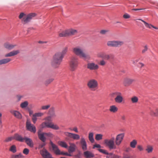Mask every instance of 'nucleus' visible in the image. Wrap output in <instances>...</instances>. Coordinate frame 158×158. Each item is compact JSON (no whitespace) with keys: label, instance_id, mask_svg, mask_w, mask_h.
I'll use <instances>...</instances> for the list:
<instances>
[{"label":"nucleus","instance_id":"473e14b6","mask_svg":"<svg viewBox=\"0 0 158 158\" xmlns=\"http://www.w3.org/2000/svg\"><path fill=\"white\" fill-rule=\"evenodd\" d=\"M9 151L13 153H15L16 152V147L15 145H12L11 146L10 148Z\"/></svg>","mask_w":158,"mask_h":158},{"label":"nucleus","instance_id":"a878e982","mask_svg":"<svg viewBox=\"0 0 158 158\" xmlns=\"http://www.w3.org/2000/svg\"><path fill=\"white\" fill-rule=\"evenodd\" d=\"M84 156L86 158H90L94 157V155L90 152L87 151L84 152Z\"/></svg>","mask_w":158,"mask_h":158},{"label":"nucleus","instance_id":"338daca9","mask_svg":"<svg viewBox=\"0 0 158 158\" xmlns=\"http://www.w3.org/2000/svg\"><path fill=\"white\" fill-rule=\"evenodd\" d=\"M139 59H138L135 60H134L133 61V64H135L139 61Z\"/></svg>","mask_w":158,"mask_h":158},{"label":"nucleus","instance_id":"9b49d317","mask_svg":"<svg viewBox=\"0 0 158 158\" xmlns=\"http://www.w3.org/2000/svg\"><path fill=\"white\" fill-rule=\"evenodd\" d=\"M124 136V133H121L118 135L116 137L115 141V145L117 146H119L122 143Z\"/></svg>","mask_w":158,"mask_h":158},{"label":"nucleus","instance_id":"dca6fc26","mask_svg":"<svg viewBox=\"0 0 158 158\" xmlns=\"http://www.w3.org/2000/svg\"><path fill=\"white\" fill-rule=\"evenodd\" d=\"M134 81L135 80L133 79L126 77L123 79V84L125 86H128Z\"/></svg>","mask_w":158,"mask_h":158},{"label":"nucleus","instance_id":"423d86ee","mask_svg":"<svg viewBox=\"0 0 158 158\" xmlns=\"http://www.w3.org/2000/svg\"><path fill=\"white\" fill-rule=\"evenodd\" d=\"M87 85L91 90L95 91L98 88V83L97 80L94 79H92L88 81Z\"/></svg>","mask_w":158,"mask_h":158},{"label":"nucleus","instance_id":"9d476101","mask_svg":"<svg viewBox=\"0 0 158 158\" xmlns=\"http://www.w3.org/2000/svg\"><path fill=\"white\" fill-rule=\"evenodd\" d=\"M114 94L116 95V97L114 98L115 102L117 103H122L123 101V98L122 93L119 92H116Z\"/></svg>","mask_w":158,"mask_h":158},{"label":"nucleus","instance_id":"b1692460","mask_svg":"<svg viewBox=\"0 0 158 158\" xmlns=\"http://www.w3.org/2000/svg\"><path fill=\"white\" fill-rule=\"evenodd\" d=\"M16 45H13L8 43H5L4 45V46L5 48L9 50H11Z\"/></svg>","mask_w":158,"mask_h":158},{"label":"nucleus","instance_id":"09e8293b","mask_svg":"<svg viewBox=\"0 0 158 158\" xmlns=\"http://www.w3.org/2000/svg\"><path fill=\"white\" fill-rule=\"evenodd\" d=\"M34 114L37 116V117H41L43 116L44 114V113L42 112L36 113Z\"/></svg>","mask_w":158,"mask_h":158},{"label":"nucleus","instance_id":"bb28decb","mask_svg":"<svg viewBox=\"0 0 158 158\" xmlns=\"http://www.w3.org/2000/svg\"><path fill=\"white\" fill-rule=\"evenodd\" d=\"M11 60L9 58H6L0 60V65L6 64L11 61Z\"/></svg>","mask_w":158,"mask_h":158},{"label":"nucleus","instance_id":"3c124183","mask_svg":"<svg viewBox=\"0 0 158 158\" xmlns=\"http://www.w3.org/2000/svg\"><path fill=\"white\" fill-rule=\"evenodd\" d=\"M109 31L108 30H102L100 31V33L102 35H105Z\"/></svg>","mask_w":158,"mask_h":158},{"label":"nucleus","instance_id":"72a5a7b5","mask_svg":"<svg viewBox=\"0 0 158 158\" xmlns=\"http://www.w3.org/2000/svg\"><path fill=\"white\" fill-rule=\"evenodd\" d=\"M58 143L59 145L62 147L66 148L68 147L67 144L64 142L60 141L58 142Z\"/></svg>","mask_w":158,"mask_h":158},{"label":"nucleus","instance_id":"774afa93","mask_svg":"<svg viewBox=\"0 0 158 158\" xmlns=\"http://www.w3.org/2000/svg\"><path fill=\"white\" fill-rule=\"evenodd\" d=\"M81 153H78L76 156V158H81Z\"/></svg>","mask_w":158,"mask_h":158},{"label":"nucleus","instance_id":"20e7f679","mask_svg":"<svg viewBox=\"0 0 158 158\" xmlns=\"http://www.w3.org/2000/svg\"><path fill=\"white\" fill-rule=\"evenodd\" d=\"M78 59L77 57H72L69 62L70 70L72 71H75L78 67Z\"/></svg>","mask_w":158,"mask_h":158},{"label":"nucleus","instance_id":"49530a36","mask_svg":"<svg viewBox=\"0 0 158 158\" xmlns=\"http://www.w3.org/2000/svg\"><path fill=\"white\" fill-rule=\"evenodd\" d=\"M14 139V135L13 136L9 137L6 138L5 140L6 142H8L11 141L12 140Z\"/></svg>","mask_w":158,"mask_h":158},{"label":"nucleus","instance_id":"2f4dec72","mask_svg":"<svg viewBox=\"0 0 158 158\" xmlns=\"http://www.w3.org/2000/svg\"><path fill=\"white\" fill-rule=\"evenodd\" d=\"M93 136L94 133L93 132H90L89 134V139L91 143H93L94 141Z\"/></svg>","mask_w":158,"mask_h":158},{"label":"nucleus","instance_id":"7ed1b4c3","mask_svg":"<svg viewBox=\"0 0 158 158\" xmlns=\"http://www.w3.org/2000/svg\"><path fill=\"white\" fill-rule=\"evenodd\" d=\"M73 52L76 55L81 57L86 58L88 56L83 52V49L79 46L74 48L73 49Z\"/></svg>","mask_w":158,"mask_h":158},{"label":"nucleus","instance_id":"bf43d9fd","mask_svg":"<svg viewBox=\"0 0 158 158\" xmlns=\"http://www.w3.org/2000/svg\"><path fill=\"white\" fill-rule=\"evenodd\" d=\"M123 17L125 19H129L130 17V16L127 14H125L123 15Z\"/></svg>","mask_w":158,"mask_h":158},{"label":"nucleus","instance_id":"c03bdc74","mask_svg":"<svg viewBox=\"0 0 158 158\" xmlns=\"http://www.w3.org/2000/svg\"><path fill=\"white\" fill-rule=\"evenodd\" d=\"M22 156V155L20 153L18 155H12L11 158H21Z\"/></svg>","mask_w":158,"mask_h":158},{"label":"nucleus","instance_id":"5701e85b","mask_svg":"<svg viewBox=\"0 0 158 158\" xmlns=\"http://www.w3.org/2000/svg\"><path fill=\"white\" fill-rule=\"evenodd\" d=\"M136 20H139L142 21L144 23L145 26L147 28H151L152 27L153 28L155 29H158V27H155L151 24H149L147 23V22H145V21H144V20H143L141 19H136Z\"/></svg>","mask_w":158,"mask_h":158},{"label":"nucleus","instance_id":"a211bd4d","mask_svg":"<svg viewBox=\"0 0 158 158\" xmlns=\"http://www.w3.org/2000/svg\"><path fill=\"white\" fill-rule=\"evenodd\" d=\"M25 142L27 145L31 148H33L34 146V143L32 140L30 138L24 136V141Z\"/></svg>","mask_w":158,"mask_h":158},{"label":"nucleus","instance_id":"6e6d98bb","mask_svg":"<svg viewBox=\"0 0 158 158\" xmlns=\"http://www.w3.org/2000/svg\"><path fill=\"white\" fill-rule=\"evenodd\" d=\"M69 129H70L71 131H73L76 133L78 132L77 128L76 127H74L72 129H71V128H70Z\"/></svg>","mask_w":158,"mask_h":158},{"label":"nucleus","instance_id":"6ab92c4d","mask_svg":"<svg viewBox=\"0 0 158 158\" xmlns=\"http://www.w3.org/2000/svg\"><path fill=\"white\" fill-rule=\"evenodd\" d=\"M19 53L20 51L19 50H14L6 54L5 55V57H11L17 55Z\"/></svg>","mask_w":158,"mask_h":158},{"label":"nucleus","instance_id":"4be33fe9","mask_svg":"<svg viewBox=\"0 0 158 158\" xmlns=\"http://www.w3.org/2000/svg\"><path fill=\"white\" fill-rule=\"evenodd\" d=\"M40 152L41 154L44 158H49L50 156V154L45 149H44Z\"/></svg>","mask_w":158,"mask_h":158},{"label":"nucleus","instance_id":"a19ab883","mask_svg":"<svg viewBox=\"0 0 158 158\" xmlns=\"http://www.w3.org/2000/svg\"><path fill=\"white\" fill-rule=\"evenodd\" d=\"M37 119V116L35 114H33L32 117V120L34 124H35L36 123Z\"/></svg>","mask_w":158,"mask_h":158},{"label":"nucleus","instance_id":"1a4fd4ad","mask_svg":"<svg viewBox=\"0 0 158 158\" xmlns=\"http://www.w3.org/2000/svg\"><path fill=\"white\" fill-rule=\"evenodd\" d=\"M38 136L39 138L42 142L46 141V138L45 137V136H46L48 137L51 138H53L54 136L50 132L47 133H39L38 134Z\"/></svg>","mask_w":158,"mask_h":158},{"label":"nucleus","instance_id":"69168bd1","mask_svg":"<svg viewBox=\"0 0 158 158\" xmlns=\"http://www.w3.org/2000/svg\"><path fill=\"white\" fill-rule=\"evenodd\" d=\"M104 58H105V59H107V60H108L110 59V56L108 55H106V54H105V56H104Z\"/></svg>","mask_w":158,"mask_h":158},{"label":"nucleus","instance_id":"6e6552de","mask_svg":"<svg viewBox=\"0 0 158 158\" xmlns=\"http://www.w3.org/2000/svg\"><path fill=\"white\" fill-rule=\"evenodd\" d=\"M124 42L123 41H109L107 42V45L110 47H117L123 45Z\"/></svg>","mask_w":158,"mask_h":158},{"label":"nucleus","instance_id":"052dcab7","mask_svg":"<svg viewBox=\"0 0 158 158\" xmlns=\"http://www.w3.org/2000/svg\"><path fill=\"white\" fill-rule=\"evenodd\" d=\"M101 146L100 144H96L94 145L93 148H101Z\"/></svg>","mask_w":158,"mask_h":158},{"label":"nucleus","instance_id":"13d9d810","mask_svg":"<svg viewBox=\"0 0 158 158\" xmlns=\"http://www.w3.org/2000/svg\"><path fill=\"white\" fill-rule=\"evenodd\" d=\"M148 47L147 45H145L144 48V49L142 51V53H144L148 50Z\"/></svg>","mask_w":158,"mask_h":158},{"label":"nucleus","instance_id":"37998d69","mask_svg":"<svg viewBox=\"0 0 158 158\" xmlns=\"http://www.w3.org/2000/svg\"><path fill=\"white\" fill-rule=\"evenodd\" d=\"M50 107V105H48L46 106H43L41 107V109L42 110H48Z\"/></svg>","mask_w":158,"mask_h":158},{"label":"nucleus","instance_id":"aec40b11","mask_svg":"<svg viewBox=\"0 0 158 158\" xmlns=\"http://www.w3.org/2000/svg\"><path fill=\"white\" fill-rule=\"evenodd\" d=\"M10 112L17 118L19 119L22 118V114L19 111L15 110H11Z\"/></svg>","mask_w":158,"mask_h":158},{"label":"nucleus","instance_id":"e433bc0d","mask_svg":"<svg viewBox=\"0 0 158 158\" xmlns=\"http://www.w3.org/2000/svg\"><path fill=\"white\" fill-rule=\"evenodd\" d=\"M103 135L101 134H97L95 135V139L96 140H99L102 139Z\"/></svg>","mask_w":158,"mask_h":158},{"label":"nucleus","instance_id":"0eeeda50","mask_svg":"<svg viewBox=\"0 0 158 158\" xmlns=\"http://www.w3.org/2000/svg\"><path fill=\"white\" fill-rule=\"evenodd\" d=\"M50 144L54 152L57 155H66L68 156H71V155L68 153L67 152H61L59 149L58 148L57 146L54 144L52 141L50 142Z\"/></svg>","mask_w":158,"mask_h":158},{"label":"nucleus","instance_id":"2eb2a0df","mask_svg":"<svg viewBox=\"0 0 158 158\" xmlns=\"http://www.w3.org/2000/svg\"><path fill=\"white\" fill-rule=\"evenodd\" d=\"M87 68L90 70H96L99 69L98 65L93 62L88 63Z\"/></svg>","mask_w":158,"mask_h":158},{"label":"nucleus","instance_id":"c756f323","mask_svg":"<svg viewBox=\"0 0 158 158\" xmlns=\"http://www.w3.org/2000/svg\"><path fill=\"white\" fill-rule=\"evenodd\" d=\"M60 37H63L69 36L68 30L62 31L59 35Z\"/></svg>","mask_w":158,"mask_h":158},{"label":"nucleus","instance_id":"c85d7f7f","mask_svg":"<svg viewBox=\"0 0 158 158\" xmlns=\"http://www.w3.org/2000/svg\"><path fill=\"white\" fill-rule=\"evenodd\" d=\"M145 151L148 153H152L153 151L152 146L150 145H148L146 147Z\"/></svg>","mask_w":158,"mask_h":158},{"label":"nucleus","instance_id":"8fccbe9b","mask_svg":"<svg viewBox=\"0 0 158 158\" xmlns=\"http://www.w3.org/2000/svg\"><path fill=\"white\" fill-rule=\"evenodd\" d=\"M42 142H43V143H42L40 144L39 145V146L38 147L39 149L41 148L45 145L46 144V143H45V141Z\"/></svg>","mask_w":158,"mask_h":158},{"label":"nucleus","instance_id":"cd10ccee","mask_svg":"<svg viewBox=\"0 0 158 158\" xmlns=\"http://www.w3.org/2000/svg\"><path fill=\"white\" fill-rule=\"evenodd\" d=\"M118 107L115 105L111 106L110 107L109 111L113 113H116L118 111Z\"/></svg>","mask_w":158,"mask_h":158},{"label":"nucleus","instance_id":"a18cd8bd","mask_svg":"<svg viewBox=\"0 0 158 158\" xmlns=\"http://www.w3.org/2000/svg\"><path fill=\"white\" fill-rule=\"evenodd\" d=\"M98 150L99 152L104 154L106 155H108L109 154L107 152V151L105 150L99 149H98Z\"/></svg>","mask_w":158,"mask_h":158},{"label":"nucleus","instance_id":"ea45409f","mask_svg":"<svg viewBox=\"0 0 158 158\" xmlns=\"http://www.w3.org/2000/svg\"><path fill=\"white\" fill-rule=\"evenodd\" d=\"M157 109L155 111L153 110H151L150 112V114L152 116H158V114L156 111Z\"/></svg>","mask_w":158,"mask_h":158},{"label":"nucleus","instance_id":"0e129e2a","mask_svg":"<svg viewBox=\"0 0 158 158\" xmlns=\"http://www.w3.org/2000/svg\"><path fill=\"white\" fill-rule=\"evenodd\" d=\"M25 15V14L23 13H21L19 16V19H21Z\"/></svg>","mask_w":158,"mask_h":158},{"label":"nucleus","instance_id":"5fc2aeb1","mask_svg":"<svg viewBox=\"0 0 158 158\" xmlns=\"http://www.w3.org/2000/svg\"><path fill=\"white\" fill-rule=\"evenodd\" d=\"M121 119L123 122H124L126 119V116L124 115L121 116Z\"/></svg>","mask_w":158,"mask_h":158},{"label":"nucleus","instance_id":"c9c22d12","mask_svg":"<svg viewBox=\"0 0 158 158\" xmlns=\"http://www.w3.org/2000/svg\"><path fill=\"white\" fill-rule=\"evenodd\" d=\"M28 105V103L27 101H25L24 102L20 104V107L22 108H26Z\"/></svg>","mask_w":158,"mask_h":158},{"label":"nucleus","instance_id":"f3484780","mask_svg":"<svg viewBox=\"0 0 158 158\" xmlns=\"http://www.w3.org/2000/svg\"><path fill=\"white\" fill-rule=\"evenodd\" d=\"M80 143L82 149L83 151L87 150V145L85 139L81 137L80 141Z\"/></svg>","mask_w":158,"mask_h":158},{"label":"nucleus","instance_id":"4d7b16f0","mask_svg":"<svg viewBox=\"0 0 158 158\" xmlns=\"http://www.w3.org/2000/svg\"><path fill=\"white\" fill-rule=\"evenodd\" d=\"M52 118H54L56 116V115L55 112L52 113L48 114Z\"/></svg>","mask_w":158,"mask_h":158},{"label":"nucleus","instance_id":"393cba45","mask_svg":"<svg viewBox=\"0 0 158 158\" xmlns=\"http://www.w3.org/2000/svg\"><path fill=\"white\" fill-rule=\"evenodd\" d=\"M70 145L68 149L69 152H74L75 150L76 147V145L73 143H70Z\"/></svg>","mask_w":158,"mask_h":158},{"label":"nucleus","instance_id":"f8f14e48","mask_svg":"<svg viewBox=\"0 0 158 158\" xmlns=\"http://www.w3.org/2000/svg\"><path fill=\"white\" fill-rule=\"evenodd\" d=\"M36 15L35 13H31L27 15L26 18H24L22 20L23 24H26L29 22Z\"/></svg>","mask_w":158,"mask_h":158},{"label":"nucleus","instance_id":"e2e57ef3","mask_svg":"<svg viewBox=\"0 0 158 158\" xmlns=\"http://www.w3.org/2000/svg\"><path fill=\"white\" fill-rule=\"evenodd\" d=\"M137 148L140 151H142L143 150V148L141 146L138 145L137 146Z\"/></svg>","mask_w":158,"mask_h":158},{"label":"nucleus","instance_id":"864d4df0","mask_svg":"<svg viewBox=\"0 0 158 158\" xmlns=\"http://www.w3.org/2000/svg\"><path fill=\"white\" fill-rule=\"evenodd\" d=\"M54 112H55V108L54 107H52L49 110L48 114Z\"/></svg>","mask_w":158,"mask_h":158},{"label":"nucleus","instance_id":"4c0bfd02","mask_svg":"<svg viewBox=\"0 0 158 158\" xmlns=\"http://www.w3.org/2000/svg\"><path fill=\"white\" fill-rule=\"evenodd\" d=\"M137 143L136 141L135 140H133L130 143V146L131 147L134 148Z\"/></svg>","mask_w":158,"mask_h":158},{"label":"nucleus","instance_id":"de8ad7c7","mask_svg":"<svg viewBox=\"0 0 158 158\" xmlns=\"http://www.w3.org/2000/svg\"><path fill=\"white\" fill-rule=\"evenodd\" d=\"M106 64V62L104 60H101L99 63V64L101 66H105Z\"/></svg>","mask_w":158,"mask_h":158},{"label":"nucleus","instance_id":"58836bf2","mask_svg":"<svg viewBox=\"0 0 158 158\" xmlns=\"http://www.w3.org/2000/svg\"><path fill=\"white\" fill-rule=\"evenodd\" d=\"M131 100L133 103H136L138 101V98L137 97L134 96L131 98Z\"/></svg>","mask_w":158,"mask_h":158},{"label":"nucleus","instance_id":"ddd939ff","mask_svg":"<svg viewBox=\"0 0 158 158\" xmlns=\"http://www.w3.org/2000/svg\"><path fill=\"white\" fill-rule=\"evenodd\" d=\"M64 134L66 136H68L70 138H72L74 140H78L80 138L79 135L77 134L69 132H65Z\"/></svg>","mask_w":158,"mask_h":158},{"label":"nucleus","instance_id":"f704fd0d","mask_svg":"<svg viewBox=\"0 0 158 158\" xmlns=\"http://www.w3.org/2000/svg\"><path fill=\"white\" fill-rule=\"evenodd\" d=\"M54 80V79L53 78H49L45 81L44 84L46 85L47 86L52 82Z\"/></svg>","mask_w":158,"mask_h":158},{"label":"nucleus","instance_id":"79ce46f5","mask_svg":"<svg viewBox=\"0 0 158 158\" xmlns=\"http://www.w3.org/2000/svg\"><path fill=\"white\" fill-rule=\"evenodd\" d=\"M105 54V53L103 52H99L97 54V55L98 57H99L104 58Z\"/></svg>","mask_w":158,"mask_h":158},{"label":"nucleus","instance_id":"412c9836","mask_svg":"<svg viewBox=\"0 0 158 158\" xmlns=\"http://www.w3.org/2000/svg\"><path fill=\"white\" fill-rule=\"evenodd\" d=\"M14 139L20 142H24V137H23L21 135L16 133L14 135Z\"/></svg>","mask_w":158,"mask_h":158},{"label":"nucleus","instance_id":"680f3d73","mask_svg":"<svg viewBox=\"0 0 158 158\" xmlns=\"http://www.w3.org/2000/svg\"><path fill=\"white\" fill-rule=\"evenodd\" d=\"M138 66L140 68H141L144 66V64L142 63L139 62L138 64Z\"/></svg>","mask_w":158,"mask_h":158},{"label":"nucleus","instance_id":"39448f33","mask_svg":"<svg viewBox=\"0 0 158 158\" xmlns=\"http://www.w3.org/2000/svg\"><path fill=\"white\" fill-rule=\"evenodd\" d=\"M104 142L106 146L108 147L110 149H115L116 148L114 137L110 139H106Z\"/></svg>","mask_w":158,"mask_h":158},{"label":"nucleus","instance_id":"4468645a","mask_svg":"<svg viewBox=\"0 0 158 158\" xmlns=\"http://www.w3.org/2000/svg\"><path fill=\"white\" fill-rule=\"evenodd\" d=\"M26 127L28 130L31 132L35 133L36 131V128L33 124L31 123L28 120H27L26 124Z\"/></svg>","mask_w":158,"mask_h":158},{"label":"nucleus","instance_id":"603ef678","mask_svg":"<svg viewBox=\"0 0 158 158\" xmlns=\"http://www.w3.org/2000/svg\"><path fill=\"white\" fill-rule=\"evenodd\" d=\"M29 150L28 149L25 148L23 151V153L24 154L27 155L29 153Z\"/></svg>","mask_w":158,"mask_h":158},{"label":"nucleus","instance_id":"f257e3e1","mask_svg":"<svg viewBox=\"0 0 158 158\" xmlns=\"http://www.w3.org/2000/svg\"><path fill=\"white\" fill-rule=\"evenodd\" d=\"M67 51L68 48L65 47L63 48L62 52L57 53L53 56L51 62V65L53 67L56 68L59 67L64 55Z\"/></svg>","mask_w":158,"mask_h":158},{"label":"nucleus","instance_id":"7c9ffc66","mask_svg":"<svg viewBox=\"0 0 158 158\" xmlns=\"http://www.w3.org/2000/svg\"><path fill=\"white\" fill-rule=\"evenodd\" d=\"M69 36L74 35L77 33L76 30L73 29H69L68 30Z\"/></svg>","mask_w":158,"mask_h":158},{"label":"nucleus","instance_id":"f03ea898","mask_svg":"<svg viewBox=\"0 0 158 158\" xmlns=\"http://www.w3.org/2000/svg\"><path fill=\"white\" fill-rule=\"evenodd\" d=\"M52 118L49 115L45 117L44 120L48 122L45 121L43 122L40 125L42 129L48 128L56 130H59L60 127L59 126L52 122Z\"/></svg>","mask_w":158,"mask_h":158}]
</instances>
